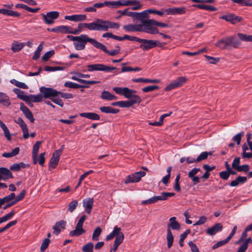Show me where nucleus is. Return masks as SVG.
I'll return each instance as SVG.
<instances>
[{
    "instance_id": "obj_1",
    "label": "nucleus",
    "mask_w": 252,
    "mask_h": 252,
    "mask_svg": "<svg viewBox=\"0 0 252 252\" xmlns=\"http://www.w3.org/2000/svg\"><path fill=\"white\" fill-rule=\"evenodd\" d=\"M87 29L90 31H107L109 29H118L120 27L118 23L99 18H95L92 23H87Z\"/></svg>"
},
{
    "instance_id": "obj_2",
    "label": "nucleus",
    "mask_w": 252,
    "mask_h": 252,
    "mask_svg": "<svg viewBox=\"0 0 252 252\" xmlns=\"http://www.w3.org/2000/svg\"><path fill=\"white\" fill-rule=\"evenodd\" d=\"M67 37L71 40L77 41L80 47H85L87 42H89L94 47H106L104 45L97 42L94 39L90 38L86 34H81L79 36L68 35Z\"/></svg>"
},
{
    "instance_id": "obj_3",
    "label": "nucleus",
    "mask_w": 252,
    "mask_h": 252,
    "mask_svg": "<svg viewBox=\"0 0 252 252\" xmlns=\"http://www.w3.org/2000/svg\"><path fill=\"white\" fill-rule=\"evenodd\" d=\"M123 40L127 39L130 41H135L140 43V47H151L150 46L157 45L156 42L153 40H148L145 39L139 38L135 36L125 35L123 36Z\"/></svg>"
},
{
    "instance_id": "obj_4",
    "label": "nucleus",
    "mask_w": 252,
    "mask_h": 252,
    "mask_svg": "<svg viewBox=\"0 0 252 252\" xmlns=\"http://www.w3.org/2000/svg\"><path fill=\"white\" fill-rule=\"evenodd\" d=\"M86 218L87 216L85 215H83L81 217L76 225L75 230L71 231L69 232V235L70 236H78L86 232L85 230L83 228V225Z\"/></svg>"
},
{
    "instance_id": "obj_5",
    "label": "nucleus",
    "mask_w": 252,
    "mask_h": 252,
    "mask_svg": "<svg viewBox=\"0 0 252 252\" xmlns=\"http://www.w3.org/2000/svg\"><path fill=\"white\" fill-rule=\"evenodd\" d=\"M141 23L143 24L144 27V32L150 34H156L158 33V30L154 27V26H155V20H142Z\"/></svg>"
},
{
    "instance_id": "obj_6",
    "label": "nucleus",
    "mask_w": 252,
    "mask_h": 252,
    "mask_svg": "<svg viewBox=\"0 0 252 252\" xmlns=\"http://www.w3.org/2000/svg\"><path fill=\"white\" fill-rule=\"evenodd\" d=\"M235 37L234 36H228L226 38H223L221 40L218 41L216 43L217 46H223L226 47L227 46H231L232 45H238L240 44V41L235 40Z\"/></svg>"
},
{
    "instance_id": "obj_7",
    "label": "nucleus",
    "mask_w": 252,
    "mask_h": 252,
    "mask_svg": "<svg viewBox=\"0 0 252 252\" xmlns=\"http://www.w3.org/2000/svg\"><path fill=\"white\" fill-rule=\"evenodd\" d=\"M187 78L184 76L178 77L166 86L164 88V91H170L176 88L180 87L187 82Z\"/></svg>"
},
{
    "instance_id": "obj_8",
    "label": "nucleus",
    "mask_w": 252,
    "mask_h": 252,
    "mask_svg": "<svg viewBox=\"0 0 252 252\" xmlns=\"http://www.w3.org/2000/svg\"><path fill=\"white\" fill-rule=\"evenodd\" d=\"M146 174L145 172L141 171L135 172L127 176L124 181V183L128 184L131 183H137L141 180L142 177L146 175Z\"/></svg>"
},
{
    "instance_id": "obj_9",
    "label": "nucleus",
    "mask_w": 252,
    "mask_h": 252,
    "mask_svg": "<svg viewBox=\"0 0 252 252\" xmlns=\"http://www.w3.org/2000/svg\"><path fill=\"white\" fill-rule=\"evenodd\" d=\"M87 67L88 71L90 72L93 71H103L108 72L116 69V68L115 67L108 66L103 64H90L88 65Z\"/></svg>"
},
{
    "instance_id": "obj_10",
    "label": "nucleus",
    "mask_w": 252,
    "mask_h": 252,
    "mask_svg": "<svg viewBox=\"0 0 252 252\" xmlns=\"http://www.w3.org/2000/svg\"><path fill=\"white\" fill-rule=\"evenodd\" d=\"M40 92L43 94L44 98H50L53 96H58V91L51 88L41 87L40 88Z\"/></svg>"
},
{
    "instance_id": "obj_11",
    "label": "nucleus",
    "mask_w": 252,
    "mask_h": 252,
    "mask_svg": "<svg viewBox=\"0 0 252 252\" xmlns=\"http://www.w3.org/2000/svg\"><path fill=\"white\" fill-rule=\"evenodd\" d=\"M43 17L44 22L47 25H51L54 23V20L59 16V13L58 11H50L46 14H41Z\"/></svg>"
},
{
    "instance_id": "obj_12",
    "label": "nucleus",
    "mask_w": 252,
    "mask_h": 252,
    "mask_svg": "<svg viewBox=\"0 0 252 252\" xmlns=\"http://www.w3.org/2000/svg\"><path fill=\"white\" fill-rule=\"evenodd\" d=\"M187 8L185 6L180 7H173L166 9L165 14L166 15H183L186 13Z\"/></svg>"
},
{
    "instance_id": "obj_13",
    "label": "nucleus",
    "mask_w": 252,
    "mask_h": 252,
    "mask_svg": "<svg viewBox=\"0 0 252 252\" xmlns=\"http://www.w3.org/2000/svg\"><path fill=\"white\" fill-rule=\"evenodd\" d=\"M62 154V149H59L56 150L52 154V157L50 159L49 165L51 166L52 168L54 169L58 165L60 157Z\"/></svg>"
},
{
    "instance_id": "obj_14",
    "label": "nucleus",
    "mask_w": 252,
    "mask_h": 252,
    "mask_svg": "<svg viewBox=\"0 0 252 252\" xmlns=\"http://www.w3.org/2000/svg\"><path fill=\"white\" fill-rule=\"evenodd\" d=\"M220 18L226 21L230 22L232 24H235L236 23L240 22L242 20V18L241 17L236 16L234 14L224 15L220 17Z\"/></svg>"
},
{
    "instance_id": "obj_15",
    "label": "nucleus",
    "mask_w": 252,
    "mask_h": 252,
    "mask_svg": "<svg viewBox=\"0 0 252 252\" xmlns=\"http://www.w3.org/2000/svg\"><path fill=\"white\" fill-rule=\"evenodd\" d=\"M123 236V239H124V235L123 232H121V228L118 227L117 226H115L113 230L109 235L106 237V240L109 241L113 239L115 237L117 238L118 237Z\"/></svg>"
},
{
    "instance_id": "obj_16",
    "label": "nucleus",
    "mask_w": 252,
    "mask_h": 252,
    "mask_svg": "<svg viewBox=\"0 0 252 252\" xmlns=\"http://www.w3.org/2000/svg\"><path fill=\"white\" fill-rule=\"evenodd\" d=\"M20 110L23 112L25 117L29 120V121L33 123L34 122V118L33 115L30 110L23 103H20Z\"/></svg>"
},
{
    "instance_id": "obj_17",
    "label": "nucleus",
    "mask_w": 252,
    "mask_h": 252,
    "mask_svg": "<svg viewBox=\"0 0 252 252\" xmlns=\"http://www.w3.org/2000/svg\"><path fill=\"white\" fill-rule=\"evenodd\" d=\"M222 228L223 226L220 223H217L211 227L208 228L206 230V233L211 236H213L217 232L221 231Z\"/></svg>"
},
{
    "instance_id": "obj_18",
    "label": "nucleus",
    "mask_w": 252,
    "mask_h": 252,
    "mask_svg": "<svg viewBox=\"0 0 252 252\" xmlns=\"http://www.w3.org/2000/svg\"><path fill=\"white\" fill-rule=\"evenodd\" d=\"M64 19L73 22H81L85 21L87 19V16L84 14L66 15L64 17Z\"/></svg>"
},
{
    "instance_id": "obj_19",
    "label": "nucleus",
    "mask_w": 252,
    "mask_h": 252,
    "mask_svg": "<svg viewBox=\"0 0 252 252\" xmlns=\"http://www.w3.org/2000/svg\"><path fill=\"white\" fill-rule=\"evenodd\" d=\"M175 217H171L169 219V223L167 224V230H179L181 227L180 224L176 220Z\"/></svg>"
},
{
    "instance_id": "obj_20",
    "label": "nucleus",
    "mask_w": 252,
    "mask_h": 252,
    "mask_svg": "<svg viewBox=\"0 0 252 252\" xmlns=\"http://www.w3.org/2000/svg\"><path fill=\"white\" fill-rule=\"evenodd\" d=\"M66 221H65L63 220L57 222L53 227V229L54 230V234H55L56 235L59 234L61 232V229L59 228L61 227L63 229H64Z\"/></svg>"
},
{
    "instance_id": "obj_21",
    "label": "nucleus",
    "mask_w": 252,
    "mask_h": 252,
    "mask_svg": "<svg viewBox=\"0 0 252 252\" xmlns=\"http://www.w3.org/2000/svg\"><path fill=\"white\" fill-rule=\"evenodd\" d=\"M79 115L82 117L86 118L91 120H99L100 119L99 115L93 112L81 113Z\"/></svg>"
},
{
    "instance_id": "obj_22",
    "label": "nucleus",
    "mask_w": 252,
    "mask_h": 252,
    "mask_svg": "<svg viewBox=\"0 0 252 252\" xmlns=\"http://www.w3.org/2000/svg\"><path fill=\"white\" fill-rule=\"evenodd\" d=\"M11 170L5 167H0V173L3 176V180H5L8 179H13L14 178Z\"/></svg>"
},
{
    "instance_id": "obj_23",
    "label": "nucleus",
    "mask_w": 252,
    "mask_h": 252,
    "mask_svg": "<svg viewBox=\"0 0 252 252\" xmlns=\"http://www.w3.org/2000/svg\"><path fill=\"white\" fill-rule=\"evenodd\" d=\"M247 181V178L244 176H238L235 180H233L230 182L229 185L231 187H236L239 184H242L246 182Z\"/></svg>"
},
{
    "instance_id": "obj_24",
    "label": "nucleus",
    "mask_w": 252,
    "mask_h": 252,
    "mask_svg": "<svg viewBox=\"0 0 252 252\" xmlns=\"http://www.w3.org/2000/svg\"><path fill=\"white\" fill-rule=\"evenodd\" d=\"M94 203L93 198H90L83 201V206L88 214H90Z\"/></svg>"
},
{
    "instance_id": "obj_25",
    "label": "nucleus",
    "mask_w": 252,
    "mask_h": 252,
    "mask_svg": "<svg viewBox=\"0 0 252 252\" xmlns=\"http://www.w3.org/2000/svg\"><path fill=\"white\" fill-rule=\"evenodd\" d=\"M0 104L8 107L11 104L9 97L4 93L0 92Z\"/></svg>"
},
{
    "instance_id": "obj_26",
    "label": "nucleus",
    "mask_w": 252,
    "mask_h": 252,
    "mask_svg": "<svg viewBox=\"0 0 252 252\" xmlns=\"http://www.w3.org/2000/svg\"><path fill=\"white\" fill-rule=\"evenodd\" d=\"M14 92L17 94V97L25 101L26 103L30 100L29 99V96L28 95H26L23 91L19 89H15L14 90Z\"/></svg>"
},
{
    "instance_id": "obj_27",
    "label": "nucleus",
    "mask_w": 252,
    "mask_h": 252,
    "mask_svg": "<svg viewBox=\"0 0 252 252\" xmlns=\"http://www.w3.org/2000/svg\"><path fill=\"white\" fill-rule=\"evenodd\" d=\"M159 200H162L161 195L158 196H154L148 199L143 200L141 202V204L142 205H148L154 204Z\"/></svg>"
},
{
    "instance_id": "obj_28",
    "label": "nucleus",
    "mask_w": 252,
    "mask_h": 252,
    "mask_svg": "<svg viewBox=\"0 0 252 252\" xmlns=\"http://www.w3.org/2000/svg\"><path fill=\"white\" fill-rule=\"evenodd\" d=\"M99 110L105 113L117 114L120 112L119 109L114 108L110 106H102L99 108Z\"/></svg>"
},
{
    "instance_id": "obj_29",
    "label": "nucleus",
    "mask_w": 252,
    "mask_h": 252,
    "mask_svg": "<svg viewBox=\"0 0 252 252\" xmlns=\"http://www.w3.org/2000/svg\"><path fill=\"white\" fill-rule=\"evenodd\" d=\"M68 30H72L70 27L65 26H61L54 28L51 29V31L54 32L67 33Z\"/></svg>"
},
{
    "instance_id": "obj_30",
    "label": "nucleus",
    "mask_w": 252,
    "mask_h": 252,
    "mask_svg": "<svg viewBox=\"0 0 252 252\" xmlns=\"http://www.w3.org/2000/svg\"><path fill=\"white\" fill-rule=\"evenodd\" d=\"M100 97L103 100H116L117 99L116 96L106 91H104L102 92Z\"/></svg>"
},
{
    "instance_id": "obj_31",
    "label": "nucleus",
    "mask_w": 252,
    "mask_h": 252,
    "mask_svg": "<svg viewBox=\"0 0 252 252\" xmlns=\"http://www.w3.org/2000/svg\"><path fill=\"white\" fill-rule=\"evenodd\" d=\"M28 96L30 100L27 102L28 105H30L31 101L33 102H39L42 100L43 98L42 95L40 94L37 95L30 94Z\"/></svg>"
},
{
    "instance_id": "obj_32",
    "label": "nucleus",
    "mask_w": 252,
    "mask_h": 252,
    "mask_svg": "<svg viewBox=\"0 0 252 252\" xmlns=\"http://www.w3.org/2000/svg\"><path fill=\"white\" fill-rule=\"evenodd\" d=\"M103 7V4L101 3H95L93 6L88 7H85L83 9L84 12H95L96 11V8H101Z\"/></svg>"
},
{
    "instance_id": "obj_33",
    "label": "nucleus",
    "mask_w": 252,
    "mask_h": 252,
    "mask_svg": "<svg viewBox=\"0 0 252 252\" xmlns=\"http://www.w3.org/2000/svg\"><path fill=\"white\" fill-rule=\"evenodd\" d=\"M64 87H68L70 88H73V89H78V88H88L89 87L88 86H84L80 84H78L77 83L67 81L64 84Z\"/></svg>"
},
{
    "instance_id": "obj_34",
    "label": "nucleus",
    "mask_w": 252,
    "mask_h": 252,
    "mask_svg": "<svg viewBox=\"0 0 252 252\" xmlns=\"http://www.w3.org/2000/svg\"><path fill=\"white\" fill-rule=\"evenodd\" d=\"M32 45V43L30 41H28L26 43H22L19 42L18 41H14L11 45V47L12 48L15 47H24L25 46H27L28 47H31Z\"/></svg>"
},
{
    "instance_id": "obj_35",
    "label": "nucleus",
    "mask_w": 252,
    "mask_h": 252,
    "mask_svg": "<svg viewBox=\"0 0 252 252\" xmlns=\"http://www.w3.org/2000/svg\"><path fill=\"white\" fill-rule=\"evenodd\" d=\"M102 4H103V7L104 6H107L112 8H116L120 7L119 0L116 1H105L103 2H102Z\"/></svg>"
},
{
    "instance_id": "obj_36",
    "label": "nucleus",
    "mask_w": 252,
    "mask_h": 252,
    "mask_svg": "<svg viewBox=\"0 0 252 252\" xmlns=\"http://www.w3.org/2000/svg\"><path fill=\"white\" fill-rule=\"evenodd\" d=\"M20 149L19 147L15 148L10 153H4L2 154V156L4 158H9L16 156L19 154Z\"/></svg>"
},
{
    "instance_id": "obj_37",
    "label": "nucleus",
    "mask_w": 252,
    "mask_h": 252,
    "mask_svg": "<svg viewBox=\"0 0 252 252\" xmlns=\"http://www.w3.org/2000/svg\"><path fill=\"white\" fill-rule=\"evenodd\" d=\"M204 57L206 58V61L209 64H216L220 61V58H215L207 55H205Z\"/></svg>"
},
{
    "instance_id": "obj_38",
    "label": "nucleus",
    "mask_w": 252,
    "mask_h": 252,
    "mask_svg": "<svg viewBox=\"0 0 252 252\" xmlns=\"http://www.w3.org/2000/svg\"><path fill=\"white\" fill-rule=\"evenodd\" d=\"M237 36L241 40L246 42H252V35L238 33Z\"/></svg>"
},
{
    "instance_id": "obj_39",
    "label": "nucleus",
    "mask_w": 252,
    "mask_h": 252,
    "mask_svg": "<svg viewBox=\"0 0 252 252\" xmlns=\"http://www.w3.org/2000/svg\"><path fill=\"white\" fill-rule=\"evenodd\" d=\"M167 247L168 248H170L172 246L174 237L171 232V230H167Z\"/></svg>"
},
{
    "instance_id": "obj_40",
    "label": "nucleus",
    "mask_w": 252,
    "mask_h": 252,
    "mask_svg": "<svg viewBox=\"0 0 252 252\" xmlns=\"http://www.w3.org/2000/svg\"><path fill=\"white\" fill-rule=\"evenodd\" d=\"M136 93V91L131 90L127 87H125V90L123 95L126 98L130 99V98Z\"/></svg>"
},
{
    "instance_id": "obj_41",
    "label": "nucleus",
    "mask_w": 252,
    "mask_h": 252,
    "mask_svg": "<svg viewBox=\"0 0 252 252\" xmlns=\"http://www.w3.org/2000/svg\"><path fill=\"white\" fill-rule=\"evenodd\" d=\"M124 239H123V236L118 237L117 238H115V240L114 241V245L113 248L111 249L112 251L115 252L117 251L118 247L123 242Z\"/></svg>"
},
{
    "instance_id": "obj_42",
    "label": "nucleus",
    "mask_w": 252,
    "mask_h": 252,
    "mask_svg": "<svg viewBox=\"0 0 252 252\" xmlns=\"http://www.w3.org/2000/svg\"><path fill=\"white\" fill-rule=\"evenodd\" d=\"M78 205V201L76 200H72L68 205L67 211L70 213L73 212L76 208Z\"/></svg>"
},
{
    "instance_id": "obj_43",
    "label": "nucleus",
    "mask_w": 252,
    "mask_h": 252,
    "mask_svg": "<svg viewBox=\"0 0 252 252\" xmlns=\"http://www.w3.org/2000/svg\"><path fill=\"white\" fill-rule=\"evenodd\" d=\"M129 9H130V8H127L126 9H125L124 10H117L116 12L117 13H120V15L117 16L116 17V18L117 19H119L122 17V16H124V15H126V16L130 17V13H131V11H128Z\"/></svg>"
},
{
    "instance_id": "obj_44",
    "label": "nucleus",
    "mask_w": 252,
    "mask_h": 252,
    "mask_svg": "<svg viewBox=\"0 0 252 252\" xmlns=\"http://www.w3.org/2000/svg\"><path fill=\"white\" fill-rule=\"evenodd\" d=\"M65 69V66H45L44 68L46 71H55L57 70H63Z\"/></svg>"
},
{
    "instance_id": "obj_45",
    "label": "nucleus",
    "mask_w": 252,
    "mask_h": 252,
    "mask_svg": "<svg viewBox=\"0 0 252 252\" xmlns=\"http://www.w3.org/2000/svg\"><path fill=\"white\" fill-rule=\"evenodd\" d=\"M190 229H187L183 233L180 235V238L179 243L181 247L184 246V241L186 238L187 235L190 233Z\"/></svg>"
},
{
    "instance_id": "obj_46",
    "label": "nucleus",
    "mask_w": 252,
    "mask_h": 252,
    "mask_svg": "<svg viewBox=\"0 0 252 252\" xmlns=\"http://www.w3.org/2000/svg\"><path fill=\"white\" fill-rule=\"evenodd\" d=\"M94 244L89 242L82 247V250L83 252H93Z\"/></svg>"
},
{
    "instance_id": "obj_47",
    "label": "nucleus",
    "mask_w": 252,
    "mask_h": 252,
    "mask_svg": "<svg viewBox=\"0 0 252 252\" xmlns=\"http://www.w3.org/2000/svg\"><path fill=\"white\" fill-rule=\"evenodd\" d=\"M11 83L15 86L22 89H27L28 87L24 83L18 81L15 79H12L10 81Z\"/></svg>"
},
{
    "instance_id": "obj_48",
    "label": "nucleus",
    "mask_w": 252,
    "mask_h": 252,
    "mask_svg": "<svg viewBox=\"0 0 252 252\" xmlns=\"http://www.w3.org/2000/svg\"><path fill=\"white\" fill-rule=\"evenodd\" d=\"M102 231V229L99 227H97L94 230L93 236L92 239L93 240L97 241L98 240V237L100 235Z\"/></svg>"
},
{
    "instance_id": "obj_49",
    "label": "nucleus",
    "mask_w": 252,
    "mask_h": 252,
    "mask_svg": "<svg viewBox=\"0 0 252 252\" xmlns=\"http://www.w3.org/2000/svg\"><path fill=\"white\" fill-rule=\"evenodd\" d=\"M60 97V95H58L57 96H53V97L50 98V99L55 104L59 105L61 107H63L64 104Z\"/></svg>"
},
{
    "instance_id": "obj_50",
    "label": "nucleus",
    "mask_w": 252,
    "mask_h": 252,
    "mask_svg": "<svg viewBox=\"0 0 252 252\" xmlns=\"http://www.w3.org/2000/svg\"><path fill=\"white\" fill-rule=\"evenodd\" d=\"M55 54L54 50H51L45 53L42 57V60L44 62H47L49 59Z\"/></svg>"
},
{
    "instance_id": "obj_51",
    "label": "nucleus",
    "mask_w": 252,
    "mask_h": 252,
    "mask_svg": "<svg viewBox=\"0 0 252 252\" xmlns=\"http://www.w3.org/2000/svg\"><path fill=\"white\" fill-rule=\"evenodd\" d=\"M159 87L157 85L148 86L142 89V90L144 93H148L154 91L156 90H158Z\"/></svg>"
},
{
    "instance_id": "obj_52",
    "label": "nucleus",
    "mask_w": 252,
    "mask_h": 252,
    "mask_svg": "<svg viewBox=\"0 0 252 252\" xmlns=\"http://www.w3.org/2000/svg\"><path fill=\"white\" fill-rule=\"evenodd\" d=\"M136 2H138L134 0H119L120 6L134 5Z\"/></svg>"
},
{
    "instance_id": "obj_53",
    "label": "nucleus",
    "mask_w": 252,
    "mask_h": 252,
    "mask_svg": "<svg viewBox=\"0 0 252 252\" xmlns=\"http://www.w3.org/2000/svg\"><path fill=\"white\" fill-rule=\"evenodd\" d=\"M244 132L241 131V132L234 136L232 138V140L235 142L237 145H239L241 141L242 137L244 135Z\"/></svg>"
},
{
    "instance_id": "obj_54",
    "label": "nucleus",
    "mask_w": 252,
    "mask_h": 252,
    "mask_svg": "<svg viewBox=\"0 0 252 252\" xmlns=\"http://www.w3.org/2000/svg\"><path fill=\"white\" fill-rule=\"evenodd\" d=\"M50 240L49 238H45L41 244L40 247V252H44L46 249L48 247Z\"/></svg>"
},
{
    "instance_id": "obj_55",
    "label": "nucleus",
    "mask_w": 252,
    "mask_h": 252,
    "mask_svg": "<svg viewBox=\"0 0 252 252\" xmlns=\"http://www.w3.org/2000/svg\"><path fill=\"white\" fill-rule=\"evenodd\" d=\"M105 53H107L110 56H115L119 54L120 52V49L116 50H108V48H101Z\"/></svg>"
},
{
    "instance_id": "obj_56",
    "label": "nucleus",
    "mask_w": 252,
    "mask_h": 252,
    "mask_svg": "<svg viewBox=\"0 0 252 252\" xmlns=\"http://www.w3.org/2000/svg\"><path fill=\"white\" fill-rule=\"evenodd\" d=\"M130 100L132 105L136 103L139 104L142 101L141 97L139 95L136 94L132 95V96L130 98Z\"/></svg>"
},
{
    "instance_id": "obj_57",
    "label": "nucleus",
    "mask_w": 252,
    "mask_h": 252,
    "mask_svg": "<svg viewBox=\"0 0 252 252\" xmlns=\"http://www.w3.org/2000/svg\"><path fill=\"white\" fill-rule=\"evenodd\" d=\"M41 144V141H37L36 142L33 146L32 155H38L39 149Z\"/></svg>"
},
{
    "instance_id": "obj_58",
    "label": "nucleus",
    "mask_w": 252,
    "mask_h": 252,
    "mask_svg": "<svg viewBox=\"0 0 252 252\" xmlns=\"http://www.w3.org/2000/svg\"><path fill=\"white\" fill-rule=\"evenodd\" d=\"M15 211L14 210H12L9 213L7 214L5 216L1 217V219L3 220V222H5V221L11 219L13 217V216L15 215Z\"/></svg>"
},
{
    "instance_id": "obj_59",
    "label": "nucleus",
    "mask_w": 252,
    "mask_h": 252,
    "mask_svg": "<svg viewBox=\"0 0 252 252\" xmlns=\"http://www.w3.org/2000/svg\"><path fill=\"white\" fill-rule=\"evenodd\" d=\"M141 68L140 67L133 68L130 66H123L122 68V72H127V71H140Z\"/></svg>"
},
{
    "instance_id": "obj_60",
    "label": "nucleus",
    "mask_w": 252,
    "mask_h": 252,
    "mask_svg": "<svg viewBox=\"0 0 252 252\" xmlns=\"http://www.w3.org/2000/svg\"><path fill=\"white\" fill-rule=\"evenodd\" d=\"M58 95H60L61 97L64 99H70L73 97V95L72 94L63 93L60 91L58 92Z\"/></svg>"
},
{
    "instance_id": "obj_61",
    "label": "nucleus",
    "mask_w": 252,
    "mask_h": 252,
    "mask_svg": "<svg viewBox=\"0 0 252 252\" xmlns=\"http://www.w3.org/2000/svg\"><path fill=\"white\" fill-rule=\"evenodd\" d=\"M160 195L162 201L166 200L167 199H168V197L174 196L175 195V193L174 192H161Z\"/></svg>"
},
{
    "instance_id": "obj_62",
    "label": "nucleus",
    "mask_w": 252,
    "mask_h": 252,
    "mask_svg": "<svg viewBox=\"0 0 252 252\" xmlns=\"http://www.w3.org/2000/svg\"><path fill=\"white\" fill-rule=\"evenodd\" d=\"M249 244H252V238L251 237L247 239L240 247L246 251L248 249Z\"/></svg>"
},
{
    "instance_id": "obj_63",
    "label": "nucleus",
    "mask_w": 252,
    "mask_h": 252,
    "mask_svg": "<svg viewBox=\"0 0 252 252\" xmlns=\"http://www.w3.org/2000/svg\"><path fill=\"white\" fill-rule=\"evenodd\" d=\"M207 158V152H202L196 158V162H199Z\"/></svg>"
},
{
    "instance_id": "obj_64",
    "label": "nucleus",
    "mask_w": 252,
    "mask_h": 252,
    "mask_svg": "<svg viewBox=\"0 0 252 252\" xmlns=\"http://www.w3.org/2000/svg\"><path fill=\"white\" fill-rule=\"evenodd\" d=\"M132 106L130 100L120 101V107L129 108Z\"/></svg>"
}]
</instances>
